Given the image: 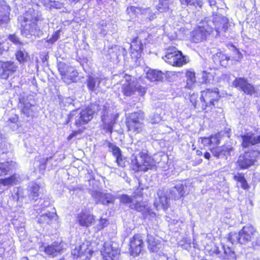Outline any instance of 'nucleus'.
<instances>
[{
  "mask_svg": "<svg viewBox=\"0 0 260 260\" xmlns=\"http://www.w3.org/2000/svg\"><path fill=\"white\" fill-rule=\"evenodd\" d=\"M222 249L219 247L214 246L213 247L210 251V254L212 255H215L218 257L220 258V255H222Z\"/></svg>",
  "mask_w": 260,
  "mask_h": 260,
  "instance_id": "8fccbe9b",
  "label": "nucleus"
},
{
  "mask_svg": "<svg viewBox=\"0 0 260 260\" xmlns=\"http://www.w3.org/2000/svg\"><path fill=\"white\" fill-rule=\"evenodd\" d=\"M219 98V91L217 88L207 89L202 92L201 97V101L204 103L203 108L206 109L207 107L214 106V102L218 101Z\"/></svg>",
  "mask_w": 260,
  "mask_h": 260,
  "instance_id": "1a4fd4ad",
  "label": "nucleus"
},
{
  "mask_svg": "<svg viewBox=\"0 0 260 260\" xmlns=\"http://www.w3.org/2000/svg\"><path fill=\"white\" fill-rule=\"evenodd\" d=\"M254 159L249 152H246L241 155L238 158L237 164L242 169H247L254 164Z\"/></svg>",
  "mask_w": 260,
  "mask_h": 260,
  "instance_id": "412c9836",
  "label": "nucleus"
},
{
  "mask_svg": "<svg viewBox=\"0 0 260 260\" xmlns=\"http://www.w3.org/2000/svg\"><path fill=\"white\" fill-rule=\"evenodd\" d=\"M164 75L160 71L149 69L147 72L146 78L151 81H159L162 80Z\"/></svg>",
  "mask_w": 260,
  "mask_h": 260,
  "instance_id": "c85d7f7f",
  "label": "nucleus"
},
{
  "mask_svg": "<svg viewBox=\"0 0 260 260\" xmlns=\"http://www.w3.org/2000/svg\"><path fill=\"white\" fill-rule=\"evenodd\" d=\"M139 94L141 96H143L146 93V89L145 87L139 85L136 88Z\"/></svg>",
  "mask_w": 260,
  "mask_h": 260,
  "instance_id": "0e129e2a",
  "label": "nucleus"
},
{
  "mask_svg": "<svg viewBox=\"0 0 260 260\" xmlns=\"http://www.w3.org/2000/svg\"><path fill=\"white\" fill-rule=\"evenodd\" d=\"M149 9V13L147 14H143L142 15H144L147 19H148L149 20H152L154 19L155 17V13L152 12L151 10L149 8H147Z\"/></svg>",
  "mask_w": 260,
  "mask_h": 260,
  "instance_id": "052dcab7",
  "label": "nucleus"
},
{
  "mask_svg": "<svg viewBox=\"0 0 260 260\" xmlns=\"http://www.w3.org/2000/svg\"><path fill=\"white\" fill-rule=\"evenodd\" d=\"M16 59L20 63L26 62L28 58V53L24 50L20 49L16 53Z\"/></svg>",
  "mask_w": 260,
  "mask_h": 260,
  "instance_id": "4c0bfd02",
  "label": "nucleus"
},
{
  "mask_svg": "<svg viewBox=\"0 0 260 260\" xmlns=\"http://www.w3.org/2000/svg\"><path fill=\"white\" fill-rule=\"evenodd\" d=\"M63 102L66 104H67L68 105H71V104H73L74 100L70 97H68V98H64V99L63 100Z\"/></svg>",
  "mask_w": 260,
  "mask_h": 260,
  "instance_id": "774afa93",
  "label": "nucleus"
},
{
  "mask_svg": "<svg viewBox=\"0 0 260 260\" xmlns=\"http://www.w3.org/2000/svg\"><path fill=\"white\" fill-rule=\"evenodd\" d=\"M157 195L158 198H156L154 204L156 208L159 209H167L169 206L170 198H168L164 191L162 189H159L157 191Z\"/></svg>",
  "mask_w": 260,
  "mask_h": 260,
  "instance_id": "aec40b11",
  "label": "nucleus"
},
{
  "mask_svg": "<svg viewBox=\"0 0 260 260\" xmlns=\"http://www.w3.org/2000/svg\"><path fill=\"white\" fill-rule=\"evenodd\" d=\"M119 199L120 202L125 205H131L132 204L134 203L135 200L132 197L128 196L127 194H122L120 197Z\"/></svg>",
  "mask_w": 260,
  "mask_h": 260,
  "instance_id": "c03bdc74",
  "label": "nucleus"
},
{
  "mask_svg": "<svg viewBox=\"0 0 260 260\" xmlns=\"http://www.w3.org/2000/svg\"><path fill=\"white\" fill-rule=\"evenodd\" d=\"M212 32L213 28L209 26L205 19L199 23L198 28L192 32V40L196 43L202 42Z\"/></svg>",
  "mask_w": 260,
  "mask_h": 260,
  "instance_id": "0eeeda50",
  "label": "nucleus"
},
{
  "mask_svg": "<svg viewBox=\"0 0 260 260\" xmlns=\"http://www.w3.org/2000/svg\"><path fill=\"white\" fill-rule=\"evenodd\" d=\"M59 32H60V30H57V31H55L52 35V37L47 40V42L49 43H51V44H53V43L56 42L59 38Z\"/></svg>",
  "mask_w": 260,
  "mask_h": 260,
  "instance_id": "603ef678",
  "label": "nucleus"
},
{
  "mask_svg": "<svg viewBox=\"0 0 260 260\" xmlns=\"http://www.w3.org/2000/svg\"><path fill=\"white\" fill-rule=\"evenodd\" d=\"M5 182H6L7 185L16 184L19 182V177L16 174H14L6 178Z\"/></svg>",
  "mask_w": 260,
  "mask_h": 260,
  "instance_id": "de8ad7c7",
  "label": "nucleus"
},
{
  "mask_svg": "<svg viewBox=\"0 0 260 260\" xmlns=\"http://www.w3.org/2000/svg\"><path fill=\"white\" fill-rule=\"evenodd\" d=\"M141 234L135 235L130 240L129 251L132 255L137 256L142 251L144 243Z\"/></svg>",
  "mask_w": 260,
  "mask_h": 260,
  "instance_id": "9b49d317",
  "label": "nucleus"
},
{
  "mask_svg": "<svg viewBox=\"0 0 260 260\" xmlns=\"http://www.w3.org/2000/svg\"><path fill=\"white\" fill-rule=\"evenodd\" d=\"M198 98V94L194 93H192L190 95V98H189L190 102L192 103V105L194 106V108L196 107Z\"/></svg>",
  "mask_w": 260,
  "mask_h": 260,
  "instance_id": "4d7b16f0",
  "label": "nucleus"
},
{
  "mask_svg": "<svg viewBox=\"0 0 260 260\" xmlns=\"http://www.w3.org/2000/svg\"><path fill=\"white\" fill-rule=\"evenodd\" d=\"M234 148L230 146H223L212 148L211 152L217 158L226 159L234 153Z\"/></svg>",
  "mask_w": 260,
  "mask_h": 260,
  "instance_id": "2eb2a0df",
  "label": "nucleus"
},
{
  "mask_svg": "<svg viewBox=\"0 0 260 260\" xmlns=\"http://www.w3.org/2000/svg\"><path fill=\"white\" fill-rule=\"evenodd\" d=\"M101 253L104 260H118L120 249L116 242H105L102 249Z\"/></svg>",
  "mask_w": 260,
  "mask_h": 260,
  "instance_id": "6e6552de",
  "label": "nucleus"
},
{
  "mask_svg": "<svg viewBox=\"0 0 260 260\" xmlns=\"http://www.w3.org/2000/svg\"><path fill=\"white\" fill-rule=\"evenodd\" d=\"M187 78L186 87L191 88V85L196 82L195 73L191 71H187L186 73Z\"/></svg>",
  "mask_w": 260,
  "mask_h": 260,
  "instance_id": "58836bf2",
  "label": "nucleus"
},
{
  "mask_svg": "<svg viewBox=\"0 0 260 260\" xmlns=\"http://www.w3.org/2000/svg\"><path fill=\"white\" fill-rule=\"evenodd\" d=\"M129 208L132 209H135L139 212H142L144 210L145 207L140 202L134 201V203L129 205Z\"/></svg>",
  "mask_w": 260,
  "mask_h": 260,
  "instance_id": "09e8293b",
  "label": "nucleus"
},
{
  "mask_svg": "<svg viewBox=\"0 0 260 260\" xmlns=\"http://www.w3.org/2000/svg\"><path fill=\"white\" fill-rule=\"evenodd\" d=\"M104 145L108 148V151L111 152L115 158L122 155L120 149L113 143L110 142L109 141H106L104 143Z\"/></svg>",
  "mask_w": 260,
  "mask_h": 260,
  "instance_id": "2f4dec72",
  "label": "nucleus"
},
{
  "mask_svg": "<svg viewBox=\"0 0 260 260\" xmlns=\"http://www.w3.org/2000/svg\"><path fill=\"white\" fill-rule=\"evenodd\" d=\"M66 244L62 242H55L50 245L44 248L45 252L48 255L54 257L62 252L66 249Z\"/></svg>",
  "mask_w": 260,
  "mask_h": 260,
  "instance_id": "4468645a",
  "label": "nucleus"
},
{
  "mask_svg": "<svg viewBox=\"0 0 260 260\" xmlns=\"http://www.w3.org/2000/svg\"><path fill=\"white\" fill-rule=\"evenodd\" d=\"M233 86L244 93L252 95L255 93L254 86L244 78H236L233 82Z\"/></svg>",
  "mask_w": 260,
  "mask_h": 260,
  "instance_id": "9d476101",
  "label": "nucleus"
},
{
  "mask_svg": "<svg viewBox=\"0 0 260 260\" xmlns=\"http://www.w3.org/2000/svg\"><path fill=\"white\" fill-rule=\"evenodd\" d=\"M108 224V222L107 220L105 218H101L99 221V224H98V228L99 230L103 229L104 228L107 226Z\"/></svg>",
  "mask_w": 260,
  "mask_h": 260,
  "instance_id": "6e6d98bb",
  "label": "nucleus"
},
{
  "mask_svg": "<svg viewBox=\"0 0 260 260\" xmlns=\"http://www.w3.org/2000/svg\"><path fill=\"white\" fill-rule=\"evenodd\" d=\"M126 50L119 46L114 45L109 47L107 50L106 55L112 61H118L119 57L122 55L125 56L126 54Z\"/></svg>",
  "mask_w": 260,
  "mask_h": 260,
  "instance_id": "f3484780",
  "label": "nucleus"
},
{
  "mask_svg": "<svg viewBox=\"0 0 260 260\" xmlns=\"http://www.w3.org/2000/svg\"><path fill=\"white\" fill-rule=\"evenodd\" d=\"M55 214L54 212L46 211L38 217V222L41 224H49Z\"/></svg>",
  "mask_w": 260,
  "mask_h": 260,
  "instance_id": "c756f323",
  "label": "nucleus"
},
{
  "mask_svg": "<svg viewBox=\"0 0 260 260\" xmlns=\"http://www.w3.org/2000/svg\"><path fill=\"white\" fill-rule=\"evenodd\" d=\"M228 240L232 244L240 243V232L238 233L231 232L229 234Z\"/></svg>",
  "mask_w": 260,
  "mask_h": 260,
  "instance_id": "a18cd8bd",
  "label": "nucleus"
},
{
  "mask_svg": "<svg viewBox=\"0 0 260 260\" xmlns=\"http://www.w3.org/2000/svg\"><path fill=\"white\" fill-rule=\"evenodd\" d=\"M233 49L234 52L235 53V56L232 57V59L234 60H238V59H241L242 57V54L235 47H233Z\"/></svg>",
  "mask_w": 260,
  "mask_h": 260,
  "instance_id": "13d9d810",
  "label": "nucleus"
},
{
  "mask_svg": "<svg viewBox=\"0 0 260 260\" xmlns=\"http://www.w3.org/2000/svg\"><path fill=\"white\" fill-rule=\"evenodd\" d=\"M257 231L252 226H245L240 231V243L247 244L257 236Z\"/></svg>",
  "mask_w": 260,
  "mask_h": 260,
  "instance_id": "ddd939ff",
  "label": "nucleus"
},
{
  "mask_svg": "<svg viewBox=\"0 0 260 260\" xmlns=\"http://www.w3.org/2000/svg\"><path fill=\"white\" fill-rule=\"evenodd\" d=\"M214 57L216 58L217 57L219 59V61L222 66L226 67L227 65V61L230 59V57L226 54L219 52L216 53Z\"/></svg>",
  "mask_w": 260,
  "mask_h": 260,
  "instance_id": "ea45409f",
  "label": "nucleus"
},
{
  "mask_svg": "<svg viewBox=\"0 0 260 260\" xmlns=\"http://www.w3.org/2000/svg\"><path fill=\"white\" fill-rule=\"evenodd\" d=\"M110 25L105 20H102L96 24L98 31L102 37H105L107 34Z\"/></svg>",
  "mask_w": 260,
  "mask_h": 260,
  "instance_id": "72a5a7b5",
  "label": "nucleus"
},
{
  "mask_svg": "<svg viewBox=\"0 0 260 260\" xmlns=\"http://www.w3.org/2000/svg\"><path fill=\"white\" fill-rule=\"evenodd\" d=\"M17 66L12 61L3 62L0 68V78L6 79L10 75L16 72Z\"/></svg>",
  "mask_w": 260,
  "mask_h": 260,
  "instance_id": "dca6fc26",
  "label": "nucleus"
},
{
  "mask_svg": "<svg viewBox=\"0 0 260 260\" xmlns=\"http://www.w3.org/2000/svg\"><path fill=\"white\" fill-rule=\"evenodd\" d=\"M69 68H72V67L68 66L63 62L59 61L57 63L58 70L60 73L61 77L65 75L66 73L68 71V69H69Z\"/></svg>",
  "mask_w": 260,
  "mask_h": 260,
  "instance_id": "37998d69",
  "label": "nucleus"
},
{
  "mask_svg": "<svg viewBox=\"0 0 260 260\" xmlns=\"http://www.w3.org/2000/svg\"><path fill=\"white\" fill-rule=\"evenodd\" d=\"M78 76V73L77 71L72 67V68H69L68 71H67L65 75L61 77V79L67 84H69L72 82H75Z\"/></svg>",
  "mask_w": 260,
  "mask_h": 260,
  "instance_id": "393cba45",
  "label": "nucleus"
},
{
  "mask_svg": "<svg viewBox=\"0 0 260 260\" xmlns=\"http://www.w3.org/2000/svg\"><path fill=\"white\" fill-rule=\"evenodd\" d=\"M221 249L223 251V253L222 255H220V258L222 259H231L235 257L234 253L230 247L225 246L224 245L222 244Z\"/></svg>",
  "mask_w": 260,
  "mask_h": 260,
  "instance_id": "f704fd0d",
  "label": "nucleus"
},
{
  "mask_svg": "<svg viewBox=\"0 0 260 260\" xmlns=\"http://www.w3.org/2000/svg\"><path fill=\"white\" fill-rule=\"evenodd\" d=\"M92 250L87 244H83L76 247L72 250V254L79 258V260L89 259L92 254Z\"/></svg>",
  "mask_w": 260,
  "mask_h": 260,
  "instance_id": "f8f14e48",
  "label": "nucleus"
},
{
  "mask_svg": "<svg viewBox=\"0 0 260 260\" xmlns=\"http://www.w3.org/2000/svg\"><path fill=\"white\" fill-rule=\"evenodd\" d=\"M128 131L134 133H138L142 131L143 127V123L142 121H138L137 122H134L133 124L131 123L126 124Z\"/></svg>",
  "mask_w": 260,
  "mask_h": 260,
  "instance_id": "c9c22d12",
  "label": "nucleus"
},
{
  "mask_svg": "<svg viewBox=\"0 0 260 260\" xmlns=\"http://www.w3.org/2000/svg\"><path fill=\"white\" fill-rule=\"evenodd\" d=\"M93 196H95V198H98L99 202L104 205H108L110 203H113L114 201L113 196L110 193L95 192Z\"/></svg>",
  "mask_w": 260,
  "mask_h": 260,
  "instance_id": "cd10ccee",
  "label": "nucleus"
},
{
  "mask_svg": "<svg viewBox=\"0 0 260 260\" xmlns=\"http://www.w3.org/2000/svg\"><path fill=\"white\" fill-rule=\"evenodd\" d=\"M101 79L97 77L89 76L87 80L88 88L91 91H95L99 87Z\"/></svg>",
  "mask_w": 260,
  "mask_h": 260,
  "instance_id": "7c9ffc66",
  "label": "nucleus"
},
{
  "mask_svg": "<svg viewBox=\"0 0 260 260\" xmlns=\"http://www.w3.org/2000/svg\"><path fill=\"white\" fill-rule=\"evenodd\" d=\"M144 119V113L141 111H138L136 112L131 114L127 119L126 124L131 123L133 124L134 122H137L138 121H142Z\"/></svg>",
  "mask_w": 260,
  "mask_h": 260,
  "instance_id": "473e14b6",
  "label": "nucleus"
},
{
  "mask_svg": "<svg viewBox=\"0 0 260 260\" xmlns=\"http://www.w3.org/2000/svg\"><path fill=\"white\" fill-rule=\"evenodd\" d=\"M130 47L132 57L136 59L140 58L143 50L141 40L138 37L136 38L132 42Z\"/></svg>",
  "mask_w": 260,
  "mask_h": 260,
  "instance_id": "a211bd4d",
  "label": "nucleus"
},
{
  "mask_svg": "<svg viewBox=\"0 0 260 260\" xmlns=\"http://www.w3.org/2000/svg\"><path fill=\"white\" fill-rule=\"evenodd\" d=\"M116 162L117 165L121 168H124L126 166V161L124 159H123L122 155L116 158Z\"/></svg>",
  "mask_w": 260,
  "mask_h": 260,
  "instance_id": "5fc2aeb1",
  "label": "nucleus"
},
{
  "mask_svg": "<svg viewBox=\"0 0 260 260\" xmlns=\"http://www.w3.org/2000/svg\"><path fill=\"white\" fill-rule=\"evenodd\" d=\"M169 7L168 6V3L165 2V3L161 1L159 2V3L158 5V10L160 12H162L164 11H166L168 10Z\"/></svg>",
  "mask_w": 260,
  "mask_h": 260,
  "instance_id": "3c124183",
  "label": "nucleus"
},
{
  "mask_svg": "<svg viewBox=\"0 0 260 260\" xmlns=\"http://www.w3.org/2000/svg\"><path fill=\"white\" fill-rule=\"evenodd\" d=\"M155 161L147 155L146 151L140 152L138 155L132 158L131 167L135 171H144L155 168Z\"/></svg>",
  "mask_w": 260,
  "mask_h": 260,
  "instance_id": "20e7f679",
  "label": "nucleus"
},
{
  "mask_svg": "<svg viewBox=\"0 0 260 260\" xmlns=\"http://www.w3.org/2000/svg\"><path fill=\"white\" fill-rule=\"evenodd\" d=\"M52 158V157L46 158L44 160V162H42L41 164H40V169L44 170L46 169V165L47 162H48V161L49 160L51 159Z\"/></svg>",
  "mask_w": 260,
  "mask_h": 260,
  "instance_id": "69168bd1",
  "label": "nucleus"
},
{
  "mask_svg": "<svg viewBox=\"0 0 260 260\" xmlns=\"http://www.w3.org/2000/svg\"><path fill=\"white\" fill-rule=\"evenodd\" d=\"M162 59L169 64L176 67H181L186 63L185 57L181 51L175 47L168 48Z\"/></svg>",
  "mask_w": 260,
  "mask_h": 260,
  "instance_id": "423d86ee",
  "label": "nucleus"
},
{
  "mask_svg": "<svg viewBox=\"0 0 260 260\" xmlns=\"http://www.w3.org/2000/svg\"><path fill=\"white\" fill-rule=\"evenodd\" d=\"M146 240L148 244V248L151 252H157L162 247L160 241L155 239L152 235L149 234L148 232L147 233Z\"/></svg>",
  "mask_w": 260,
  "mask_h": 260,
  "instance_id": "4be33fe9",
  "label": "nucleus"
},
{
  "mask_svg": "<svg viewBox=\"0 0 260 260\" xmlns=\"http://www.w3.org/2000/svg\"><path fill=\"white\" fill-rule=\"evenodd\" d=\"M180 2L183 8L186 6L201 7V2L199 0H180Z\"/></svg>",
  "mask_w": 260,
  "mask_h": 260,
  "instance_id": "a19ab883",
  "label": "nucleus"
},
{
  "mask_svg": "<svg viewBox=\"0 0 260 260\" xmlns=\"http://www.w3.org/2000/svg\"><path fill=\"white\" fill-rule=\"evenodd\" d=\"M9 40L15 44H21L19 39L15 35H10L9 36Z\"/></svg>",
  "mask_w": 260,
  "mask_h": 260,
  "instance_id": "bf43d9fd",
  "label": "nucleus"
},
{
  "mask_svg": "<svg viewBox=\"0 0 260 260\" xmlns=\"http://www.w3.org/2000/svg\"><path fill=\"white\" fill-rule=\"evenodd\" d=\"M10 7L6 3L0 4V26L5 27L9 22Z\"/></svg>",
  "mask_w": 260,
  "mask_h": 260,
  "instance_id": "6ab92c4d",
  "label": "nucleus"
},
{
  "mask_svg": "<svg viewBox=\"0 0 260 260\" xmlns=\"http://www.w3.org/2000/svg\"><path fill=\"white\" fill-rule=\"evenodd\" d=\"M18 100V106L22 117L32 118L38 112V105L35 99L31 95L22 92L20 93Z\"/></svg>",
  "mask_w": 260,
  "mask_h": 260,
  "instance_id": "7ed1b4c3",
  "label": "nucleus"
},
{
  "mask_svg": "<svg viewBox=\"0 0 260 260\" xmlns=\"http://www.w3.org/2000/svg\"><path fill=\"white\" fill-rule=\"evenodd\" d=\"M185 193L184 186L182 183H179L169 189V198L175 200L182 197Z\"/></svg>",
  "mask_w": 260,
  "mask_h": 260,
  "instance_id": "b1692460",
  "label": "nucleus"
},
{
  "mask_svg": "<svg viewBox=\"0 0 260 260\" xmlns=\"http://www.w3.org/2000/svg\"><path fill=\"white\" fill-rule=\"evenodd\" d=\"M21 28V35L30 38L32 36L40 37L43 35V31L37 24V19L34 18L29 13H26L18 18Z\"/></svg>",
  "mask_w": 260,
  "mask_h": 260,
  "instance_id": "f03ea898",
  "label": "nucleus"
},
{
  "mask_svg": "<svg viewBox=\"0 0 260 260\" xmlns=\"http://www.w3.org/2000/svg\"><path fill=\"white\" fill-rule=\"evenodd\" d=\"M11 169V166L9 162L6 161L0 163V176L7 174Z\"/></svg>",
  "mask_w": 260,
  "mask_h": 260,
  "instance_id": "79ce46f5",
  "label": "nucleus"
},
{
  "mask_svg": "<svg viewBox=\"0 0 260 260\" xmlns=\"http://www.w3.org/2000/svg\"><path fill=\"white\" fill-rule=\"evenodd\" d=\"M242 140V145L243 147L246 148L250 145H255L258 143H260L259 136L256 137L253 134L247 133L241 136Z\"/></svg>",
  "mask_w": 260,
  "mask_h": 260,
  "instance_id": "5701e85b",
  "label": "nucleus"
},
{
  "mask_svg": "<svg viewBox=\"0 0 260 260\" xmlns=\"http://www.w3.org/2000/svg\"><path fill=\"white\" fill-rule=\"evenodd\" d=\"M78 221L81 226L88 227L92 225L94 218L92 215L81 213L78 216Z\"/></svg>",
  "mask_w": 260,
  "mask_h": 260,
  "instance_id": "bb28decb",
  "label": "nucleus"
},
{
  "mask_svg": "<svg viewBox=\"0 0 260 260\" xmlns=\"http://www.w3.org/2000/svg\"><path fill=\"white\" fill-rule=\"evenodd\" d=\"M149 9H143L139 7H136L135 8L134 14L135 15H137L139 14H147L149 13Z\"/></svg>",
  "mask_w": 260,
  "mask_h": 260,
  "instance_id": "864d4df0",
  "label": "nucleus"
},
{
  "mask_svg": "<svg viewBox=\"0 0 260 260\" xmlns=\"http://www.w3.org/2000/svg\"><path fill=\"white\" fill-rule=\"evenodd\" d=\"M155 117L152 118L151 122L153 124L158 123L161 121V118L158 115L155 116Z\"/></svg>",
  "mask_w": 260,
  "mask_h": 260,
  "instance_id": "338daca9",
  "label": "nucleus"
},
{
  "mask_svg": "<svg viewBox=\"0 0 260 260\" xmlns=\"http://www.w3.org/2000/svg\"><path fill=\"white\" fill-rule=\"evenodd\" d=\"M210 144H219L220 140L218 139V136L215 135L214 136H212L210 138Z\"/></svg>",
  "mask_w": 260,
  "mask_h": 260,
  "instance_id": "e2e57ef3",
  "label": "nucleus"
},
{
  "mask_svg": "<svg viewBox=\"0 0 260 260\" xmlns=\"http://www.w3.org/2000/svg\"><path fill=\"white\" fill-rule=\"evenodd\" d=\"M210 27L213 28L217 36L224 32L229 27V19L219 14L213 15L212 19L208 17L205 18Z\"/></svg>",
  "mask_w": 260,
  "mask_h": 260,
  "instance_id": "39448f33",
  "label": "nucleus"
},
{
  "mask_svg": "<svg viewBox=\"0 0 260 260\" xmlns=\"http://www.w3.org/2000/svg\"><path fill=\"white\" fill-rule=\"evenodd\" d=\"M234 179L240 183H241L242 182H244L245 181V178H244V176L242 174H238L237 175H235L234 177Z\"/></svg>",
  "mask_w": 260,
  "mask_h": 260,
  "instance_id": "680f3d73",
  "label": "nucleus"
},
{
  "mask_svg": "<svg viewBox=\"0 0 260 260\" xmlns=\"http://www.w3.org/2000/svg\"><path fill=\"white\" fill-rule=\"evenodd\" d=\"M251 247L255 250H260V238L258 233L257 236L250 241Z\"/></svg>",
  "mask_w": 260,
  "mask_h": 260,
  "instance_id": "49530a36",
  "label": "nucleus"
},
{
  "mask_svg": "<svg viewBox=\"0 0 260 260\" xmlns=\"http://www.w3.org/2000/svg\"><path fill=\"white\" fill-rule=\"evenodd\" d=\"M40 186L34 182L29 184L28 188L27 195L31 200L36 201L40 194Z\"/></svg>",
  "mask_w": 260,
  "mask_h": 260,
  "instance_id": "a878e982",
  "label": "nucleus"
},
{
  "mask_svg": "<svg viewBox=\"0 0 260 260\" xmlns=\"http://www.w3.org/2000/svg\"><path fill=\"white\" fill-rule=\"evenodd\" d=\"M95 113H100L104 128L111 134L113 125L118 115L117 114L111 113V109L107 104H102L100 102L91 104L85 109L72 111L68 115L67 122L69 123L75 120V125L79 127L90 121L92 119L93 114Z\"/></svg>",
  "mask_w": 260,
  "mask_h": 260,
  "instance_id": "f257e3e1",
  "label": "nucleus"
},
{
  "mask_svg": "<svg viewBox=\"0 0 260 260\" xmlns=\"http://www.w3.org/2000/svg\"><path fill=\"white\" fill-rule=\"evenodd\" d=\"M136 88L133 85L126 82L123 84L122 87V91L123 94L126 96H131L134 93Z\"/></svg>",
  "mask_w": 260,
  "mask_h": 260,
  "instance_id": "e433bc0d",
  "label": "nucleus"
}]
</instances>
